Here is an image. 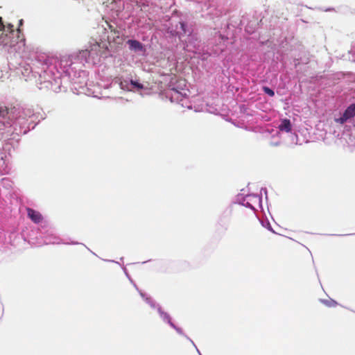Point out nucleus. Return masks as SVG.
<instances>
[{
    "mask_svg": "<svg viewBox=\"0 0 355 355\" xmlns=\"http://www.w3.org/2000/svg\"><path fill=\"white\" fill-rule=\"evenodd\" d=\"M355 116V104H352L348 106L345 110L343 114L340 118L335 119V122L343 124L347 120Z\"/></svg>",
    "mask_w": 355,
    "mask_h": 355,
    "instance_id": "1",
    "label": "nucleus"
},
{
    "mask_svg": "<svg viewBox=\"0 0 355 355\" xmlns=\"http://www.w3.org/2000/svg\"><path fill=\"white\" fill-rule=\"evenodd\" d=\"M27 212L28 216L33 222L39 223L42 220V215L39 212L31 209H28Z\"/></svg>",
    "mask_w": 355,
    "mask_h": 355,
    "instance_id": "2",
    "label": "nucleus"
},
{
    "mask_svg": "<svg viewBox=\"0 0 355 355\" xmlns=\"http://www.w3.org/2000/svg\"><path fill=\"white\" fill-rule=\"evenodd\" d=\"M128 43L130 46V49L132 51H144V47H143L142 44L137 40H130L128 41Z\"/></svg>",
    "mask_w": 355,
    "mask_h": 355,
    "instance_id": "3",
    "label": "nucleus"
},
{
    "mask_svg": "<svg viewBox=\"0 0 355 355\" xmlns=\"http://www.w3.org/2000/svg\"><path fill=\"white\" fill-rule=\"evenodd\" d=\"M279 129L282 131L289 132L291 130V123L288 119H283L279 125Z\"/></svg>",
    "mask_w": 355,
    "mask_h": 355,
    "instance_id": "4",
    "label": "nucleus"
},
{
    "mask_svg": "<svg viewBox=\"0 0 355 355\" xmlns=\"http://www.w3.org/2000/svg\"><path fill=\"white\" fill-rule=\"evenodd\" d=\"M322 303L326 304L328 306H334L336 304V302L334 300H330V301H322Z\"/></svg>",
    "mask_w": 355,
    "mask_h": 355,
    "instance_id": "5",
    "label": "nucleus"
},
{
    "mask_svg": "<svg viewBox=\"0 0 355 355\" xmlns=\"http://www.w3.org/2000/svg\"><path fill=\"white\" fill-rule=\"evenodd\" d=\"M263 91L270 96H272L275 94L274 92L268 87H264Z\"/></svg>",
    "mask_w": 355,
    "mask_h": 355,
    "instance_id": "6",
    "label": "nucleus"
},
{
    "mask_svg": "<svg viewBox=\"0 0 355 355\" xmlns=\"http://www.w3.org/2000/svg\"><path fill=\"white\" fill-rule=\"evenodd\" d=\"M159 314H160V316H161V317H162L164 319L166 318V319L169 320V319H168V316L166 313H164V312L161 311L160 310H159ZM168 322L170 323V324H171L172 327H173L174 328H175V327H174V325H173V324L170 322V320H168Z\"/></svg>",
    "mask_w": 355,
    "mask_h": 355,
    "instance_id": "7",
    "label": "nucleus"
},
{
    "mask_svg": "<svg viewBox=\"0 0 355 355\" xmlns=\"http://www.w3.org/2000/svg\"><path fill=\"white\" fill-rule=\"evenodd\" d=\"M130 83L132 85H134L135 87H136L139 89L143 88V85L139 83L137 81L131 80Z\"/></svg>",
    "mask_w": 355,
    "mask_h": 355,
    "instance_id": "8",
    "label": "nucleus"
},
{
    "mask_svg": "<svg viewBox=\"0 0 355 355\" xmlns=\"http://www.w3.org/2000/svg\"><path fill=\"white\" fill-rule=\"evenodd\" d=\"M175 329H176V331H177L179 334H181V333H182V332H181V331H180V330H179L178 329H176V328H175Z\"/></svg>",
    "mask_w": 355,
    "mask_h": 355,
    "instance_id": "9",
    "label": "nucleus"
}]
</instances>
